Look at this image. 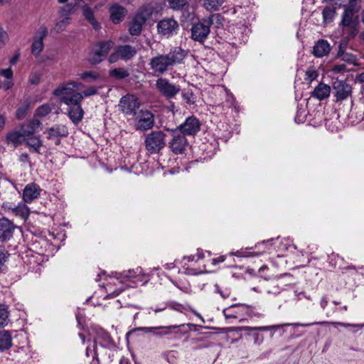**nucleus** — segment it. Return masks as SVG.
Returning <instances> with one entry per match:
<instances>
[{
	"label": "nucleus",
	"instance_id": "obj_1",
	"mask_svg": "<svg viewBox=\"0 0 364 364\" xmlns=\"http://www.w3.org/2000/svg\"><path fill=\"white\" fill-rule=\"evenodd\" d=\"M147 281V275L143 273L141 267H137L135 269H129L122 273H116L114 277H107L105 289L109 294L117 296L123 290L122 284L132 287L139 283L144 284Z\"/></svg>",
	"mask_w": 364,
	"mask_h": 364
},
{
	"label": "nucleus",
	"instance_id": "obj_2",
	"mask_svg": "<svg viewBox=\"0 0 364 364\" xmlns=\"http://www.w3.org/2000/svg\"><path fill=\"white\" fill-rule=\"evenodd\" d=\"M187 55V52L181 47H175L166 54H158L149 60L150 69L155 75H163L176 65L181 64Z\"/></svg>",
	"mask_w": 364,
	"mask_h": 364
},
{
	"label": "nucleus",
	"instance_id": "obj_3",
	"mask_svg": "<svg viewBox=\"0 0 364 364\" xmlns=\"http://www.w3.org/2000/svg\"><path fill=\"white\" fill-rule=\"evenodd\" d=\"M82 82L76 81H67L60 84L53 91V95L58 97L60 102L66 105V102L76 99L75 96L91 97L97 94L98 89L95 86L87 87L82 92H77L79 88H83Z\"/></svg>",
	"mask_w": 364,
	"mask_h": 364
},
{
	"label": "nucleus",
	"instance_id": "obj_4",
	"mask_svg": "<svg viewBox=\"0 0 364 364\" xmlns=\"http://www.w3.org/2000/svg\"><path fill=\"white\" fill-rule=\"evenodd\" d=\"M223 18L219 14H213L208 18L194 23L191 28V38L193 41L203 42L210 33V27L213 24L217 26L222 24Z\"/></svg>",
	"mask_w": 364,
	"mask_h": 364
},
{
	"label": "nucleus",
	"instance_id": "obj_5",
	"mask_svg": "<svg viewBox=\"0 0 364 364\" xmlns=\"http://www.w3.org/2000/svg\"><path fill=\"white\" fill-rule=\"evenodd\" d=\"M203 258L204 252L202 250H198L196 255L184 257L181 261L184 273L190 275H197L203 273V269L198 265Z\"/></svg>",
	"mask_w": 364,
	"mask_h": 364
},
{
	"label": "nucleus",
	"instance_id": "obj_6",
	"mask_svg": "<svg viewBox=\"0 0 364 364\" xmlns=\"http://www.w3.org/2000/svg\"><path fill=\"white\" fill-rule=\"evenodd\" d=\"M165 136L162 131L151 132L144 141L146 149L151 154L159 153L166 145Z\"/></svg>",
	"mask_w": 364,
	"mask_h": 364
},
{
	"label": "nucleus",
	"instance_id": "obj_7",
	"mask_svg": "<svg viewBox=\"0 0 364 364\" xmlns=\"http://www.w3.org/2000/svg\"><path fill=\"white\" fill-rule=\"evenodd\" d=\"M134 124L136 130L147 131L154 125V115L147 109H140L134 115Z\"/></svg>",
	"mask_w": 364,
	"mask_h": 364
},
{
	"label": "nucleus",
	"instance_id": "obj_8",
	"mask_svg": "<svg viewBox=\"0 0 364 364\" xmlns=\"http://www.w3.org/2000/svg\"><path fill=\"white\" fill-rule=\"evenodd\" d=\"M76 99H72L66 102L68 107V115L70 119L75 124L82 120L84 111L82 107V102L85 97L75 96Z\"/></svg>",
	"mask_w": 364,
	"mask_h": 364
},
{
	"label": "nucleus",
	"instance_id": "obj_9",
	"mask_svg": "<svg viewBox=\"0 0 364 364\" xmlns=\"http://www.w3.org/2000/svg\"><path fill=\"white\" fill-rule=\"evenodd\" d=\"M140 107V102L137 97L134 95H126L123 96L118 105L119 111L125 115H134L136 109Z\"/></svg>",
	"mask_w": 364,
	"mask_h": 364
},
{
	"label": "nucleus",
	"instance_id": "obj_10",
	"mask_svg": "<svg viewBox=\"0 0 364 364\" xmlns=\"http://www.w3.org/2000/svg\"><path fill=\"white\" fill-rule=\"evenodd\" d=\"M114 46L112 41L100 42L95 45L90 53L89 60L92 64L99 63L107 56Z\"/></svg>",
	"mask_w": 364,
	"mask_h": 364
},
{
	"label": "nucleus",
	"instance_id": "obj_11",
	"mask_svg": "<svg viewBox=\"0 0 364 364\" xmlns=\"http://www.w3.org/2000/svg\"><path fill=\"white\" fill-rule=\"evenodd\" d=\"M156 87L160 94L167 99L173 98L181 90L180 86L170 82L164 77H159L156 81Z\"/></svg>",
	"mask_w": 364,
	"mask_h": 364
},
{
	"label": "nucleus",
	"instance_id": "obj_12",
	"mask_svg": "<svg viewBox=\"0 0 364 364\" xmlns=\"http://www.w3.org/2000/svg\"><path fill=\"white\" fill-rule=\"evenodd\" d=\"M48 31L46 26H41L34 33L32 44L31 46V53L38 57L44 48L43 41L48 36Z\"/></svg>",
	"mask_w": 364,
	"mask_h": 364
},
{
	"label": "nucleus",
	"instance_id": "obj_13",
	"mask_svg": "<svg viewBox=\"0 0 364 364\" xmlns=\"http://www.w3.org/2000/svg\"><path fill=\"white\" fill-rule=\"evenodd\" d=\"M178 30V24L177 21L172 18H164L157 23V31L159 33L167 38L176 34Z\"/></svg>",
	"mask_w": 364,
	"mask_h": 364
},
{
	"label": "nucleus",
	"instance_id": "obj_14",
	"mask_svg": "<svg viewBox=\"0 0 364 364\" xmlns=\"http://www.w3.org/2000/svg\"><path fill=\"white\" fill-rule=\"evenodd\" d=\"M200 123L199 120L193 116L188 117L185 122L178 126L176 129L186 135H195L199 132Z\"/></svg>",
	"mask_w": 364,
	"mask_h": 364
},
{
	"label": "nucleus",
	"instance_id": "obj_15",
	"mask_svg": "<svg viewBox=\"0 0 364 364\" xmlns=\"http://www.w3.org/2000/svg\"><path fill=\"white\" fill-rule=\"evenodd\" d=\"M249 306L245 304H232L223 310V314L226 319L228 318H241L247 314Z\"/></svg>",
	"mask_w": 364,
	"mask_h": 364
},
{
	"label": "nucleus",
	"instance_id": "obj_16",
	"mask_svg": "<svg viewBox=\"0 0 364 364\" xmlns=\"http://www.w3.org/2000/svg\"><path fill=\"white\" fill-rule=\"evenodd\" d=\"M73 8L74 7L72 4H68L61 9L60 14L63 18L55 22L53 28L54 32L59 33L65 30L70 23V18L68 17V15L71 14Z\"/></svg>",
	"mask_w": 364,
	"mask_h": 364
},
{
	"label": "nucleus",
	"instance_id": "obj_17",
	"mask_svg": "<svg viewBox=\"0 0 364 364\" xmlns=\"http://www.w3.org/2000/svg\"><path fill=\"white\" fill-rule=\"evenodd\" d=\"M173 138L169 142V148L175 154H182L188 144L184 135L177 133L176 130L173 131Z\"/></svg>",
	"mask_w": 364,
	"mask_h": 364
},
{
	"label": "nucleus",
	"instance_id": "obj_18",
	"mask_svg": "<svg viewBox=\"0 0 364 364\" xmlns=\"http://www.w3.org/2000/svg\"><path fill=\"white\" fill-rule=\"evenodd\" d=\"M333 89L336 91L337 101H342L350 96L352 89L350 85L343 80H336L333 83Z\"/></svg>",
	"mask_w": 364,
	"mask_h": 364
},
{
	"label": "nucleus",
	"instance_id": "obj_19",
	"mask_svg": "<svg viewBox=\"0 0 364 364\" xmlns=\"http://www.w3.org/2000/svg\"><path fill=\"white\" fill-rule=\"evenodd\" d=\"M46 132L48 134L47 138L55 141L57 145L60 144L61 138L67 136L68 134L67 127L62 124L55 125L48 129Z\"/></svg>",
	"mask_w": 364,
	"mask_h": 364
},
{
	"label": "nucleus",
	"instance_id": "obj_20",
	"mask_svg": "<svg viewBox=\"0 0 364 364\" xmlns=\"http://www.w3.org/2000/svg\"><path fill=\"white\" fill-rule=\"evenodd\" d=\"M41 188L34 183L27 184L23 191V200L25 203H30L37 199L41 192Z\"/></svg>",
	"mask_w": 364,
	"mask_h": 364
},
{
	"label": "nucleus",
	"instance_id": "obj_21",
	"mask_svg": "<svg viewBox=\"0 0 364 364\" xmlns=\"http://www.w3.org/2000/svg\"><path fill=\"white\" fill-rule=\"evenodd\" d=\"M15 229L14 224L8 219H0V240H9L12 236Z\"/></svg>",
	"mask_w": 364,
	"mask_h": 364
},
{
	"label": "nucleus",
	"instance_id": "obj_22",
	"mask_svg": "<svg viewBox=\"0 0 364 364\" xmlns=\"http://www.w3.org/2000/svg\"><path fill=\"white\" fill-rule=\"evenodd\" d=\"M146 21V18L142 13L137 14L130 23L129 28V33L132 36H139Z\"/></svg>",
	"mask_w": 364,
	"mask_h": 364
},
{
	"label": "nucleus",
	"instance_id": "obj_23",
	"mask_svg": "<svg viewBox=\"0 0 364 364\" xmlns=\"http://www.w3.org/2000/svg\"><path fill=\"white\" fill-rule=\"evenodd\" d=\"M177 326H157V327H144L141 328L145 333L151 332L157 336H164L172 333V331L177 328Z\"/></svg>",
	"mask_w": 364,
	"mask_h": 364
},
{
	"label": "nucleus",
	"instance_id": "obj_24",
	"mask_svg": "<svg viewBox=\"0 0 364 364\" xmlns=\"http://www.w3.org/2000/svg\"><path fill=\"white\" fill-rule=\"evenodd\" d=\"M328 324H331L335 326H343L345 328L354 327V328H357L358 329H360L364 327V323H361V324H355V323H343V322H333V321H316V322H313V323H297L296 325L299 326H302V327H307V326H314V325L323 326V325H328Z\"/></svg>",
	"mask_w": 364,
	"mask_h": 364
},
{
	"label": "nucleus",
	"instance_id": "obj_25",
	"mask_svg": "<svg viewBox=\"0 0 364 364\" xmlns=\"http://www.w3.org/2000/svg\"><path fill=\"white\" fill-rule=\"evenodd\" d=\"M331 50L329 43L326 40H319L313 48V54L317 58L326 55Z\"/></svg>",
	"mask_w": 364,
	"mask_h": 364
},
{
	"label": "nucleus",
	"instance_id": "obj_26",
	"mask_svg": "<svg viewBox=\"0 0 364 364\" xmlns=\"http://www.w3.org/2000/svg\"><path fill=\"white\" fill-rule=\"evenodd\" d=\"M24 142L26 146L29 148L31 151H33L37 154H41V148L43 146V141L38 136H31L25 138Z\"/></svg>",
	"mask_w": 364,
	"mask_h": 364
},
{
	"label": "nucleus",
	"instance_id": "obj_27",
	"mask_svg": "<svg viewBox=\"0 0 364 364\" xmlns=\"http://www.w3.org/2000/svg\"><path fill=\"white\" fill-rule=\"evenodd\" d=\"M331 87L328 85L319 83L314 90L312 97L322 100L330 95Z\"/></svg>",
	"mask_w": 364,
	"mask_h": 364
},
{
	"label": "nucleus",
	"instance_id": "obj_28",
	"mask_svg": "<svg viewBox=\"0 0 364 364\" xmlns=\"http://www.w3.org/2000/svg\"><path fill=\"white\" fill-rule=\"evenodd\" d=\"M6 140L8 144L17 147L25 141L23 135L18 131H12L7 134Z\"/></svg>",
	"mask_w": 364,
	"mask_h": 364
},
{
	"label": "nucleus",
	"instance_id": "obj_29",
	"mask_svg": "<svg viewBox=\"0 0 364 364\" xmlns=\"http://www.w3.org/2000/svg\"><path fill=\"white\" fill-rule=\"evenodd\" d=\"M117 48L120 58L125 60L132 59L137 52L136 49L130 45L119 46Z\"/></svg>",
	"mask_w": 364,
	"mask_h": 364
},
{
	"label": "nucleus",
	"instance_id": "obj_30",
	"mask_svg": "<svg viewBox=\"0 0 364 364\" xmlns=\"http://www.w3.org/2000/svg\"><path fill=\"white\" fill-rule=\"evenodd\" d=\"M0 76L4 77L6 80L2 83V88L5 90L11 89L14 85L13 81L14 73L11 68L0 69Z\"/></svg>",
	"mask_w": 364,
	"mask_h": 364
},
{
	"label": "nucleus",
	"instance_id": "obj_31",
	"mask_svg": "<svg viewBox=\"0 0 364 364\" xmlns=\"http://www.w3.org/2000/svg\"><path fill=\"white\" fill-rule=\"evenodd\" d=\"M9 209L12 214L23 220L27 219L30 215V209L24 203H20L18 205L13 208L9 207Z\"/></svg>",
	"mask_w": 364,
	"mask_h": 364
},
{
	"label": "nucleus",
	"instance_id": "obj_32",
	"mask_svg": "<svg viewBox=\"0 0 364 364\" xmlns=\"http://www.w3.org/2000/svg\"><path fill=\"white\" fill-rule=\"evenodd\" d=\"M290 326L289 323H284V324H279V325H272V326H256V327H251V326H247L245 327V331H269L270 332V337H273L274 334L276 331L280 329L283 326Z\"/></svg>",
	"mask_w": 364,
	"mask_h": 364
},
{
	"label": "nucleus",
	"instance_id": "obj_33",
	"mask_svg": "<svg viewBox=\"0 0 364 364\" xmlns=\"http://www.w3.org/2000/svg\"><path fill=\"white\" fill-rule=\"evenodd\" d=\"M12 346V336L9 331H0V350H4L10 348Z\"/></svg>",
	"mask_w": 364,
	"mask_h": 364
},
{
	"label": "nucleus",
	"instance_id": "obj_34",
	"mask_svg": "<svg viewBox=\"0 0 364 364\" xmlns=\"http://www.w3.org/2000/svg\"><path fill=\"white\" fill-rule=\"evenodd\" d=\"M124 14V9L120 6L114 5L110 8V18L114 23H119L122 21Z\"/></svg>",
	"mask_w": 364,
	"mask_h": 364
},
{
	"label": "nucleus",
	"instance_id": "obj_35",
	"mask_svg": "<svg viewBox=\"0 0 364 364\" xmlns=\"http://www.w3.org/2000/svg\"><path fill=\"white\" fill-rule=\"evenodd\" d=\"M82 14L85 19L90 22V23L95 30H97L100 28V26L95 19L93 11L90 7L87 5L84 6L82 7Z\"/></svg>",
	"mask_w": 364,
	"mask_h": 364
},
{
	"label": "nucleus",
	"instance_id": "obj_36",
	"mask_svg": "<svg viewBox=\"0 0 364 364\" xmlns=\"http://www.w3.org/2000/svg\"><path fill=\"white\" fill-rule=\"evenodd\" d=\"M109 75L116 79H124L129 75V73L124 68H114L109 71Z\"/></svg>",
	"mask_w": 364,
	"mask_h": 364
},
{
	"label": "nucleus",
	"instance_id": "obj_37",
	"mask_svg": "<svg viewBox=\"0 0 364 364\" xmlns=\"http://www.w3.org/2000/svg\"><path fill=\"white\" fill-rule=\"evenodd\" d=\"M77 75L80 79L87 80L89 82L95 81L100 77L99 74L94 71L82 72L79 73Z\"/></svg>",
	"mask_w": 364,
	"mask_h": 364
},
{
	"label": "nucleus",
	"instance_id": "obj_38",
	"mask_svg": "<svg viewBox=\"0 0 364 364\" xmlns=\"http://www.w3.org/2000/svg\"><path fill=\"white\" fill-rule=\"evenodd\" d=\"M53 106L50 104H44L38 107L36 110V115L43 117L48 115L53 109Z\"/></svg>",
	"mask_w": 364,
	"mask_h": 364
},
{
	"label": "nucleus",
	"instance_id": "obj_39",
	"mask_svg": "<svg viewBox=\"0 0 364 364\" xmlns=\"http://www.w3.org/2000/svg\"><path fill=\"white\" fill-rule=\"evenodd\" d=\"M336 11L333 9L326 7L322 12L323 22L325 23H330L334 18Z\"/></svg>",
	"mask_w": 364,
	"mask_h": 364
},
{
	"label": "nucleus",
	"instance_id": "obj_40",
	"mask_svg": "<svg viewBox=\"0 0 364 364\" xmlns=\"http://www.w3.org/2000/svg\"><path fill=\"white\" fill-rule=\"evenodd\" d=\"M353 23V12L351 10H346L343 14L341 24L344 27H350Z\"/></svg>",
	"mask_w": 364,
	"mask_h": 364
},
{
	"label": "nucleus",
	"instance_id": "obj_41",
	"mask_svg": "<svg viewBox=\"0 0 364 364\" xmlns=\"http://www.w3.org/2000/svg\"><path fill=\"white\" fill-rule=\"evenodd\" d=\"M9 311L4 305L0 304V327L8 323Z\"/></svg>",
	"mask_w": 364,
	"mask_h": 364
},
{
	"label": "nucleus",
	"instance_id": "obj_42",
	"mask_svg": "<svg viewBox=\"0 0 364 364\" xmlns=\"http://www.w3.org/2000/svg\"><path fill=\"white\" fill-rule=\"evenodd\" d=\"M168 1L170 8L173 10H181L188 4L186 0H168Z\"/></svg>",
	"mask_w": 364,
	"mask_h": 364
},
{
	"label": "nucleus",
	"instance_id": "obj_43",
	"mask_svg": "<svg viewBox=\"0 0 364 364\" xmlns=\"http://www.w3.org/2000/svg\"><path fill=\"white\" fill-rule=\"evenodd\" d=\"M318 76V73L316 69L313 67H309L306 71L305 80L311 83L316 80Z\"/></svg>",
	"mask_w": 364,
	"mask_h": 364
},
{
	"label": "nucleus",
	"instance_id": "obj_44",
	"mask_svg": "<svg viewBox=\"0 0 364 364\" xmlns=\"http://www.w3.org/2000/svg\"><path fill=\"white\" fill-rule=\"evenodd\" d=\"M177 355L178 352L175 350H171L164 353L162 356L165 362L171 363L176 361Z\"/></svg>",
	"mask_w": 364,
	"mask_h": 364
},
{
	"label": "nucleus",
	"instance_id": "obj_45",
	"mask_svg": "<svg viewBox=\"0 0 364 364\" xmlns=\"http://www.w3.org/2000/svg\"><path fill=\"white\" fill-rule=\"evenodd\" d=\"M248 332L250 335H251L254 339V343L256 345H260L264 341V336L262 334H261L259 331H246Z\"/></svg>",
	"mask_w": 364,
	"mask_h": 364
},
{
	"label": "nucleus",
	"instance_id": "obj_46",
	"mask_svg": "<svg viewBox=\"0 0 364 364\" xmlns=\"http://www.w3.org/2000/svg\"><path fill=\"white\" fill-rule=\"evenodd\" d=\"M204 6L207 10H217L220 2L218 0H204Z\"/></svg>",
	"mask_w": 364,
	"mask_h": 364
},
{
	"label": "nucleus",
	"instance_id": "obj_47",
	"mask_svg": "<svg viewBox=\"0 0 364 364\" xmlns=\"http://www.w3.org/2000/svg\"><path fill=\"white\" fill-rule=\"evenodd\" d=\"M21 133L23 135L24 138L29 137L34 135V130H33L29 124H25L21 127Z\"/></svg>",
	"mask_w": 364,
	"mask_h": 364
},
{
	"label": "nucleus",
	"instance_id": "obj_48",
	"mask_svg": "<svg viewBox=\"0 0 364 364\" xmlns=\"http://www.w3.org/2000/svg\"><path fill=\"white\" fill-rule=\"evenodd\" d=\"M329 263L333 267H336L337 265L341 266V262L343 261V258L333 253L329 256Z\"/></svg>",
	"mask_w": 364,
	"mask_h": 364
},
{
	"label": "nucleus",
	"instance_id": "obj_49",
	"mask_svg": "<svg viewBox=\"0 0 364 364\" xmlns=\"http://www.w3.org/2000/svg\"><path fill=\"white\" fill-rule=\"evenodd\" d=\"M28 109V105H27L18 107L16 110V117L18 119H23L27 114Z\"/></svg>",
	"mask_w": 364,
	"mask_h": 364
},
{
	"label": "nucleus",
	"instance_id": "obj_50",
	"mask_svg": "<svg viewBox=\"0 0 364 364\" xmlns=\"http://www.w3.org/2000/svg\"><path fill=\"white\" fill-rule=\"evenodd\" d=\"M215 291L220 294V295L223 298L226 299L230 296V290L229 289H225L222 290L220 287L216 284L215 285Z\"/></svg>",
	"mask_w": 364,
	"mask_h": 364
},
{
	"label": "nucleus",
	"instance_id": "obj_51",
	"mask_svg": "<svg viewBox=\"0 0 364 364\" xmlns=\"http://www.w3.org/2000/svg\"><path fill=\"white\" fill-rule=\"evenodd\" d=\"M92 350H91L89 347H87V349H86V355L87 357L90 356V354L91 353L92 358H93V360L92 361H94V360L95 359L97 362H100L98 358H97V347H96V344H93L92 346Z\"/></svg>",
	"mask_w": 364,
	"mask_h": 364
},
{
	"label": "nucleus",
	"instance_id": "obj_52",
	"mask_svg": "<svg viewBox=\"0 0 364 364\" xmlns=\"http://www.w3.org/2000/svg\"><path fill=\"white\" fill-rule=\"evenodd\" d=\"M28 81L32 85H38L40 82V75L36 73H31L29 76Z\"/></svg>",
	"mask_w": 364,
	"mask_h": 364
},
{
	"label": "nucleus",
	"instance_id": "obj_53",
	"mask_svg": "<svg viewBox=\"0 0 364 364\" xmlns=\"http://www.w3.org/2000/svg\"><path fill=\"white\" fill-rule=\"evenodd\" d=\"M8 39L9 36L7 33L3 29V28L0 27V44L4 45Z\"/></svg>",
	"mask_w": 364,
	"mask_h": 364
},
{
	"label": "nucleus",
	"instance_id": "obj_54",
	"mask_svg": "<svg viewBox=\"0 0 364 364\" xmlns=\"http://www.w3.org/2000/svg\"><path fill=\"white\" fill-rule=\"evenodd\" d=\"M28 124H29L30 127L34 130L35 132L40 128L41 125V122L38 119H33L28 122Z\"/></svg>",
	"mask_w": 364,
	"mask_h": 364
},
{
	"label": "nucleus",
	"instance_id": "obj_55",
	"mask_svg": "<svg viewBox=\"0 0 364 364\" xmlns=\"http://www.w3.org/2000/svg\"><path fill=\"white\" fill-rule=\"evenodd\" d=\"M266 251L265 250H263L262 252H256V253H251L250 255H246L242 250H240V251H237L236 253H235V255L237 256V257H249V256H258V255H260L261 254L265 252Z\"/></svg>",
	"mask_w": 364,
	"mask_h": 364
},
{
	"label": "nucleus",
	"instance_id": "obj_56",
	"mask_svg": "<svg viewBox=\"0 0 364 364\" xmlns=\"http://www.w3.org/2000/svg\"><path fill=\"white\" fill-rule=\"evenodd\" d=\"M120 58L119 53L117 52V48H116L115 52L112 53L109 57V61L110 63H113L117 62Z\"/></svg>",
	"mask_w": 364,
	"mask_h": 364
},
{
	"label": "nucleus",
	"instance_id": "obj_57",
	"mask_svg": "<svg viewBox=\"0 0 364 364\" xmlns=\"http://www.w3.org/2000/svg\"><path fill=\"white\" fill-rule=\"evenodd\" d=\"M303 112H304V111L301 112L300 110H298L297 114L295 117V121L297 123H301L304 122V114H303Z\"/></svg>",
	"mask_w": 364,
	"mask_h": 364
},
{
	"label": "nucleus",
	"instance_id": "obj_58",
	"mask_svg": "<svg viewBox=\"0 0 364 364\" xmlns=\"http://www.w3.org/2000/svg\"><path fill=\"white\" fill-rule=\"evenodd\" d=\"M19 160L20 161L23 162V163H28L29 165L31 166V162L29 161V156L28 154H22L20 155L19 156Z\"/></svg>",
	"mask_w": 364,
	"mask_h": 364
},
{
	"label": "nucleus",
	"instance_id": "obj_59",
	"mask_svg": "<svg viewBox=\"0 0 364 364\" xmlns=\"http://www.w3.org/2000/svg\"><path fill=\"white\" fill-rule=\"evenodd\" d=\"M225 256H223V255H222V256H220V257H217V258H213V259H212V264H213V265H216V264H219V263H220V262H224V261H225Z\"/></svg>",
	"mask_w": 364,
	"mask_h": 364
},
{
	"label": "nucleus",
	"instance_id": "obj_60",
	"mask_svg": "<svg viewBox=\"0 0 364 364\" xmlns=\"http://www.w3.org/2000/svg\"><path fill=\"white\" fill-rule=\"evenodd\" d=\"M168 306L172 309H174V310H176V311H181L183 310V306L181 304H168Z\"/></svg>",
	"mask_w": 364,
	"mask_h": 364
},
{
	"label": "nucleus",
	"instance_id": "obj_61",
	"mask_svg": "<svg viewBox=\"0 0 364 364\" xmlns=\"http://www.w3.org/2000/svg\"><path fill=\"white\" fill-rule=\"evenodd\" d=\"M280 288L277 286H274L273 287V288L272 289H268L267 290V292L269 294H277L280 292Z\"/></svg>",
	"mask_w": 364,
	"mask_h": 364
},
{
	"label": "nucleus",
	"instance_id": "obj_62",
	"mask_svg": "<svg viewBox=\"0 0 364 364\" xmlns=\"http://www.w3.org/2000/svg\"><path fill=\"white\" fill-rule=\"evenodd\" d=\"M176 262L166 263L164 265V268L166 269H172L176 267Z\"/></svg>",
	"mask_w": 364,
	"mask_h": 364
},
{
	"label": "nucleus",
	"instance_id": "obj_63",
	"mask_svg": "<svg viewBox=\"0 0 364 364\" xmlns=\"http://www.w3.org/2000/svg\"><path fill=\"white\" fill-rule=\"evenodd\" d=\"M19 58V55L16 54L10 59V64L11 65H15Z\"/></svg>",
	"mask_w": 364,
	"mask_h": 364
},
{
	"label": "nucleus",
	"instance_id": "obj_64",
	"mask_svg": "<svg viewBox=\"0 0 364 364\" xmlns=\"http://www.w3.org/2000/svg\"><path fill=\"white\" fill-rule=\"evenodd\" d=\"M328 304V299L326 297H323L320 301V305L323 309L326 308Z\"/></svg>",
	"mask_w": 364,
	"mask_h": 364
}]
</instances>
